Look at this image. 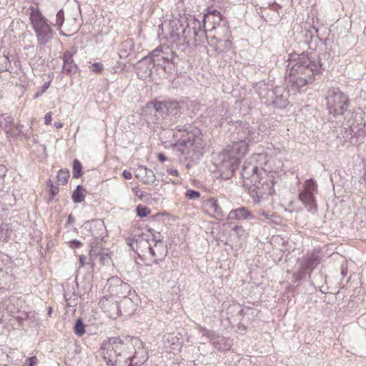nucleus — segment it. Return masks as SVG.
I'll use <instances>...</instances> for the list:
<instances>
[{
    "label": "nucleus",
    "mask_w": 366,
    "mask_h": 366,
    "mask_svg": "<svg viewBox=\"0 0 366 366\" xmlns=\"http://www.w3.org/2000/svg\"><path fill=\"white\" fill-rule=\"evenodd\" d=\"M101 352L107 366H134L138 354L145 353L144 342L138 337H112L103 341Z\"/></svg>",
    "instance_id": "1"
},
{
    "label": "nucleus",
    "mask_w": 366,
    "mask_h": 366,
    "mask_svg": "<svg viewBox=\"0 0 366 366\" xmlns=\"http://www.w3.org/2000/svg\"><path fill=\"white\" fill-rule=\"evenodd\" d=\"M330 54H321L302 52L297 59L291 61L287 65V81L296 89L312 84L324 70L323 59H327Z\"/></svg>",
    "instance_id": "2"
},
{
    "label": "nucleus",
    "mask_w": 366,
    "mask_h": 366,
    "mask_svg": "<svg viewBox=\"0 0 366 366\" xmlns=\"http://www.w3.org/2000/svg\"><path fill=\"white\" fill-rule=\"evenodd\" d=\"M240 174L243 179L250 181L249 193L255 203L259 202L264 195L274 194V176L265 167H259L252 161H246Z\"/></svg>",
    "instance_id": "3"
},
{
    "label": "nucleus",
    "mask_w": 366,
    "mask_h": 366,
    "mask_svg": "<svg viewBox=\"0 0 366 366\" xmlns=\"http://www.w3.org/2000/svg\"><path fill=\"white\" fill-rule=\"evenodd\" d=\"M176 142L174 148L179 153V157L189 162L197 161L204 154V143L201 130L191 127L190 131L184 134L173 135Z\"/></svg>",
    "instance_id": "4"
},
{
    "label": "nucleus",
    "mask_w": 366,
    "mask_h": 366,
    "mask_svg": "<svg viewBox=\"0 0 366 366\" xmlns=\"http://www.w3.org/2000/svg\"><path fill=\"white\" fill-rule=\"evenodd\" d=\"M247 153V144L245 142H234L232 144L226 147L222 152L216 164L217 169L227 178L233 176L237 169L240 159Z\"/></svg>",
    "instance_id": "5"
},
{
    "label": "nucleus",
    "mask_w": 366,
    "mask_h": 366,
    "mask_svg": "<svg viewBox=\"0 0 366 366\" xmlns=\"http://www.w3.org/2000/svg\"><path fill=\"white\" fill-rule=\"evenodd\" d=\"M262 102L266 106L284 109L289 104V93L283 86H274L272 84L259 81L254 86Z\"/></svg>",
    "instance_id": "6"
},
{
    "label": "nucleus",
    "mask_w": 366,
    "mask_h": 366,
    "mask_svg": "<svg viewBox=\"0 0 366 366\" xmlns=\"http://www.w3.org/2000/svg\"><path fill=\"white\" fill-rule=\"evenodd\" d=\"M181 109L178 101L174 99H167L162 101L154 99L147 103L142 109V114L147 116L152 112L159 113L163 118L172 116L174 119Z\"/></svg>",
    "instance_id": "7"
},
{
    "label": "nucleus",
    "mask_w": 366,
    "mask_h": 366,
    "mask_svg": "<svg viewBox=\"0 0 366 366\" xmlns=\"http://www.w3.org/2000/svg\"><path fill=\"white\" fill-rule=\"evenodd\" d=\"M326 102L329 113L333 116L344 114L350 104L348 97L338 88H332L328 91Z\"/></svg>",
    "instance_id": "8"
},
{
    "label": "nucleus",
    "mask_w": 366,
    "mask_h": 366,
    "mask_svg": "<svg viewBox=\"0 0 366 366\" xmlns=\"http://www.w3.org/2000/svg\"><path fill=\"white\" fill-rule=\"evenodd\" d=\"M169 49L162 46H159L152 50L147 58L152 62L153 66H159L166 73H172L174 69V64L172 60V53L169 54Z\"/></svg>",
    "instance_id": "9"
},
{
    "label": "nucleus",
    "mask_w": 366,
    "mask_h": 366,
    "mask_svg": "<svg viewBox=\"0 0 366 366\" xmlns=\"http://www.w3.org/2000/svg\"><path fill=\"white\" fill-rule=\"evenodd\" d=\"M317 185L315 181L310 179L306 181L303 190L299 194V199L305 205L309 212L315 214L317 212V204L315 200L314 192Z\"/></svg>",
    "instance_id": "10"
},
{
    "label": "nucleus",
    "mask_w": 366,
    "mask_h": 366,
    "mask_svg": "<svg viewBox=\"0 0 366 366\" xmlns=\"http://www.w3.org/2000/svg\"><path fill=\"white\" fill-rule=\"evenodd\" d=\"M191 29L184 26L179 21L174 22L170 31V37L173 41H179L183 46H189Z\"/></svg>",
    "instance_id": "11"
},
{
    "label": "nucleus",
    "mask_w": 366,
    "mask_h": 366,
    "mask_svg": "<svg viewBox=\"0 0 366 366\" xmlns=\"http://www.w3.org/2000/svg\"><path fill=\"white\" fill-rule=\"evenodd\" d=\"M187 20L189 21L186 26L191 29L190 39L194 38L196 45L200 44L206 36L207 30L205 27L207 24H204V21H200L194 16H190Z\"/></svg>",
    "instance_id": "12"
},
{
    "label": "nucleus",
    "mask_w": 366,
    "mask_h": 366,
    "mask_svg": "<svg viewBox=\"0 0 366 366\" xmlns=\"http://www.w3.org/2000/svg\"><path fill=\"white\" fill-rule=\"evenodd\" d=\"M89 225V230L93 237L90 242H99L101 244L106 236L107 229L102 220H92Z\"/></svg>",
    "instance_id": "13"
},
{
    "label": "nucleus",
    "mask_w": 366,
    "mask_h": 366,
    "mask_svg": "<svg viewBox=\"0 0 366 366\" xmlns=\"http://www.w3.org/2000/svg\"><path fill=\"white\" fill-rule=\"evenodd\" d=\"M204 211L212 217L221 219L224 217V213L214 198H209L203 202Z\"/></svg>",
    "instance_id": "14"
},
{
    "label": "nucleus",
    "mask_w": 366,
    "mask_h": 366,
    "mask_svg": "<svg viewBox=\"0 0 366 366\" xmlns=\"http://www.w3.org/2000/svg\"><path fill=\"white\" fill-rule=\"evenodd\" d=\"M321 259V251L317 249H313L310 254H307L302 258L301 264L303 269H313L320 264Z\"/></svg>",
    "instance_id": "15"
},
{
    "label": "nucleus",
    "mask_w": 366,
    "mask_h": 366,
    "mask_svg": "<svg viewBox=\"0 0 366 366\" xmlns=\"http://www.w3.org/2000/svg\"><path fill=\"white\" fill-rule=\"evenodd\" d=\"M149 253L154 263H158L164 259L167 254V247L162 240H156V242L150 247Z\"/></svg>",
    "instance_id": "16"
},
{
    "label": "nucleus",
    "mask_w": 366,
    "mask_h": 366,
    "mask_svg": "<svg viewBox=\"0 0 366 366\" xmlns=\"http://www.w3.org/2000/svg\"><path fill=\"white\" fill-rule=\"evenodd\" d=\"M34 29L39 44L41 45H45L47 44L53 36L54 31L48 23L44 24L42 26H39Z\"/></svg>",
    "instance_id": "17"
},
{
    "label": "nucleus",
    "mask_w": 366,
    "mask_h": 366,
    "mask_svg": "<svg viewBox=\"0 0 366 366\" xmlns=\"http://www.w3.org/2000/svg\"><path fill=\"white\" fill-rule=\"evenodd\" d=\"M229 220H250L254 219V215L245 207L232 209L227 216Z\"/></svg>",
    "instance_id": "18"
},
{
    "label": "nucleus",
    "mask_w": 366,
    "mask_h": 366,
    "mask_svg": "<svg viewBox=\"0 0 366 366\" xmlns=\"http://www.w3.org/2000/svg\"><path fill=\"white\" fill-rule=\"evenodd\" d=\"M63 66L62 72L66 75L71 76L76 74L78 70L77 65L74 63L73 59V54L69 51H64L63 54Z\"/></svg>",
    "instance_id": "19"
},
{
    "label": "nucleus",
    "mask_w": 366,
    "mask_h": 366,
    "mask_svg": "<svg viewBox=\"0 0 366 366\" xmlns=\"http://www.w3.org/2000/svg\"><path fill=\"white\" fill-rule=\"evenodd\" d=\"M222 20V16L220 11L216 9L210 10L207 9V12L203 16L204 24H211L210 31L216 29V26L220 24Z\"/></svg>",
    "instance_id": "20"
},
{
    "label": "nucleus",
    "mask_w": 366,
    "mask_h": 366,
    "mask_svg": "<svg viewBox=\"0 0 366 366\" xmlns=\"http://www.w3.org/2000/svg\"><path fill=\"white\" fill-rule=\"evenodd\" d=\"M240 137L237 142L244 141L247 144V150L249 143L259 141V134L256 131L253 127H249L248 124L244 127L242 133L239 134Z\"/></svg>",
    "instance_id": "21"
},
{
    "label": "nucleus",
    "mask_w": 366,
    "mask_h": 366,
    "mask_svg": "<svg viewBox=\"0 0 366 366\" xmlns=\"http://www.w3.org/2000/svg\"><path fill=\"white\" fill-rule=\"evenodd\" d=\"M138 71V75L142 78H145L152 74V69L154 67L152 62L147 56L143 57L138 63L134 65Z\"/></svg>",
    "instance_id": "22"
},
{
    "label": "nucleus",
    "mask_w": 366,
    "mask_h": 366,
    "mask_svg": "<svg viewBox=\"0 0 366 366\" xmlns=\"http://www.w3.org/2000/svg\"><path fill=\"white\" fill-rule=\"evenodd\" d=\"M136 177L146 184L151 185L156 181V177L154 172L152 169H149L144 166L138 167L136 172Z\"/></svg>",
    "instance_id": "23"
},
{
    "label": "nucleus",
    "mask_w": 366,
    "mask_h": 366,
    "mask_svg": "<svg viewBox=\"0 0 366 366\" xmlns=\"http://www.w3.org/2000/svg\"><path fill=\"white\" fill-rule=\"evenodd\" d=\"M29 10V19L34 29L47 23V19L42 15L39 8L31 6Z\"/></svg>",
    "instance_id": "24"
},
{
    "label": "nucleus",
    "mask_w": 366,
    "mask_h": 366,
    "mask_svg": "<svg viewBox=\"0 0 366 366\" xmlns=\"http://www.w3.org/2000/svg\"><path fill=\"white\" fill-rule=\"evenodd\" d=\"M211 343L219 351H227L232 347V340L229 337L220 336L216 333Z\"/></svg>",
    "instance_id": "25"
},
{
    "label": "nucleus",
    "mask_w": 366,
    "mask_h": 366,
    "mask_svg": "<svg viewBox=\"0 0 366 366\" xmlns=\"http://www.w3.org/2000/svg\"><path fill=\"white\" fill-rule=\"evenodd\" d=\"M134 49V41L132 39H127L123 41L118 49L119 56L121 59L129 57Z\"/></svg>",
    "instance_id": "26"
},
{
    "label": "nucleus",
    "mask_w": 366,
    "mask_h": 366,
    "mask_svg": "<svg viewBox=\"0 0 366 366\" xmlns=\"http://www.w3.org/2000/svg\"><path fill=\"white\" fill-rule=\"evenodd\" d=\"M12 127H15V129H9V130L6 131V133L9 137H16L21 135L23 136L26 141L30 139L31 136L29 131L31 129V127L25 132L22 130L24 128L23 124L18 123L16 125L13 124Z\"/></svg>",
    "instance_id": "27"
},
{
    "label": "nucleus",
    "mask_w": 366,
    "mask_h": 366,
    "mask_svg": "<svg viewBox=\"0 0 366 366\" xmlns=\"http://www.w3.org/2000/svg\"><path fill=\"white\" fill-rule=\"evenodd\" d=\"M114 288L117 292V295H118L119 297H123V303L127 304L132 302V299L125 295L126 292H129L131 290L129 285L120 282Z\"/></svg>",
    "instance_id": "28"
},
{
    "label": "nucleus",
    "mask_w": 366,
    "mask_h": 366,
    "mask_svg": "<svg viewBox=\"0 0 366 366\" xmlns=\"http://www.w3.org/2000/svg\"><path fill=\"white\" fill-rule=\"evenodd\" d=\"M135 245L137 250L143 248L149 251L152 244L149 242L147 236L144 234H142L138 235L137 240H135Z\"/></svg>",
    "instance_id": "29"
},
{
    "label": "nucleus",
    "mask_w": 366,
    "mask_h": 366,
    "mask_svg": "<svg viewBox=\"0 0 366 366\" xmlns=\"http://www.w3.org/2000/svg\"><path fill=\"white\" fill-rule=\"evenodd\" d=\"M90 247L89 256L92 260L99 257L104 250L102 244H99V242H90Z\"/></svg>",
    "instance_id": "30"
},
{
    "label": "nucleus",
    "mask_w": 366,
    "mask_h": 366,
    "mask_svg": "<svg viewBox=\"0 0 366 366\" xmlns=\"http://www.w3.org/2000/svg\"><path fill=\"white\" fill-rule=\"evenodd\" d=\"M197 330L199 334L202 335V341H209L212 342V340L214 338L216 332L212 330L207 329L201 325H198Z\"/></svg>",
    "instance_id": "31"
},
{
    "label": "nucleus",
    "mask_w": 366,
    "mask_h": 366,
    "mask_svg": "<svg viewBox=\"0 0 366 366\" xmlns=\"http://www.w3.org/2000/svg\"><path fill=\"white\" fill-rule=\"evenodd\" d=\"M84 189L83 186L78 185L72 193V200L74 203H81L84 201Z\"/></svg>",
    "instance_id": "32"
},
{
    "label": "nucleus",
    "mask_w": 366,
    "mask_h": 366,
    "mask_svg": "<svg viewBox=\"0 0 366 366\" xmlns=\"http://www.w3.org/2000/svg\"><path fill=\"white\" fill-rule=\"evenodd\" d=\"M14 124V118L11 115L6 114H0V128L5 132L9 127H12Z\"/></svg>",
    "instance_id": "33"
},
{
    "label": "nucleus",
    "mask_w": 366,
    "mask_h": 366,
    "mask_svg": "<svg viewBox=\"0 0 366 366\" xmlns=\"http://www.w3.org/2000/svg\"><path fill=\"white\" fill-rule=\"evenodd\" d=\"M231 49L232 41L229 39H220L215 51L218 53L227 52Z\"/></svg>",
    "instance_id": "34"
},
{
    "label": "nucleus",
    "mask_w": 366,
    "mask_h": 366,
    "mask_svg": "<svg viewBox=\"0 0 366 366\" xmlns=\"http://www.w3.org/2000/svg\"><path fill=\"white\" fill-rule=\"evenodd\" d=\"M73 177L74 178H79L82 176V166L81 163L77 160L74 159L73 161Z\"/></svg>",
    "instance_id": "35"
},
{
    "label": "nucleus",
    "mask_w": 366,
    "mask_h": 366,
    "mask_svg": "<svg viewBox=\"0 0 366 366\" xmlns=\"http://www.w3.org/2000/svg\"><path fill=\"white\" fill-rule=\"evenodd\" d=\"M74 332L79 337H80L84 334L85 325L81 319H78L76 321L74 327Z\"/></svg>",
    "instance_id": "36"
},
{
    "label": "nucleus",
    "mask_w": 366,
    "mask_h": 366,
    "mask_svg": "<svg viewBox=\"0 0 366 366\" xmlns=\"http://www.w3.org/2000/svg\"><path fill=\"white\" fill-rule=\"evenodd\" d=\"M69 177V172L68 169H61L59 171L56 178L59 184L64 185L67 182V179Z\"/></svg>",
    "instance_id": "37"
},
{
    "label": "nucleus",
    "mask_w": 366,
    "mask_h": 366,
    "mask_svg": "<svg viewBox=\"0 0 366 366\" xmlns=\"http://www.w3.org/2000/svg\"><path fill=\"white\" fill-rule=\"evenodd\" d=\"M10 66V61L9 58L4 55H0V73L2 71H6L9 70V67Z\"/></svg>",
    "instance_id": "38"
},
{
    "label": "nucleus",
    "mask_w": 366,
    "mask_h": 366,
    "mask_svg": "<svg viewBox=\"0 0 366 366\" xmlns=\"http://www.w3.org/2000/svg\"><path fill=\"white\" fill-rule=\"evenodd\" d=\"M64 21V13L63 9H60L56 14V21L55 23H52V24L55 26L60 28Z\"/></svg>",
    "instance_id": "39"
},
{
    "label": "nucleus",
    "mask_w": 366,
    "mask_h": 366,
    "mask_svg": "<svg viewBox=\"0 0 366 366\" xmlns=\"http://www.w3.org/2000/svg\"><path fill=\"white\" fill-rule=\"evenodd\" d=\"M99 257V261L102 265L109 264V263L111 260V257L108 252V250L104 249Z\"/></svg>",
    "instance_id": "40"
},
{
    "label": "nucleus",
    "mask_w": 366,
    "mask_h": 366,
    "mask_svg": "<svg viewBox=\"0 0 366 366\" xmlns=\"http://www.w3.org/2000/svg\"><path fill=\"white\" fill-rule=\"evenodd\" d=\"M137 214L139 217H147L149 213L150 210L147 207L142 206V205H138L137 207Z\"/></svg>",
    "instance_id": "41"
},
{
    "label": "nucleus",
    "mask_w": 366,
    "mask_h": 366,
    "mask_svg": "<svg viewBox=\"0 0 366 366\" xmlns=\"http://www.w3.org/2000/svg\"><path fill=\"white\" fill-rule=\"evenodd\" d=\"M193 127L192 126L189 125L187 127L186 125H177L174 129H172L173 131V135L178 133L179 134H184V132H187L188 131H190V128Z\"/></svg>",
    "instance_id": "42"
},
{
    "label": "nucleus",
    "mask_w": 366,
    "mask_h": 366,
    "mask_svg": "<svg viewBox=\"0 0 366 366\" xmlns=\"http://www.w3.org/2000/svg\"><path fill=\"white\" fill-rule=\"evenodd\" d=\"M204 38L207 39L208 44L216 50L220 39H218L215 36H207V34Z\"/></svg>",
    "instance_id": "43"
},
{
    "label": "nucleus",
    "mask_w": 366,
    "mask_h": 366,
    "mask_svg": "<svg viewBox=\"0 0 366 366\" xmlns=\"http://www.w3.org/2000/svg\"><path fill=\"white\" fill-rule=\"evenodd\" d=\"M104 70V66L101 62H95L90 66V71L93 73L100 74Z\"/></svg>",
    "instance_id": "44"
},
{
    "label": "nucleus",
    "mask_w": 366,
    "mask_h": 366,
    "mask_svg": "<svg viewBox=\"0 0 366 366\" xmlns=\"http://www.w3.org/2000/svg\"><path fill=\"white\" fill-rule=\"evenodd\" d=\"M185 196L189 199H196L199 197L200 193L193 189H188L186 192Z\"/></svg>",
    "instance_id": "45"
},
{
    "label": "nucleus",
    "mask_w": 366,
    "mask_h": 366,
    "mask_svg": "<svg viewBox=\"0 0 366 366\" xmlns=\"http://www.w3.org/2000/svg\"><path fill=\"white\" fill-rule=\"evenodd\" d=\"M272 215L265 212L264 211L259 212L257 216H254V219H257L259 221H264V219H270Z\"/></svg>",
    "instance_id": "46"
},
{
    "label": "nucleus",
    "mask_w": 366,
    "mask_h": 366,
    "mask_svg": "<svg viewBox=\"0 0 366 366\" xmlns=\"http://www.w3.org/2000/svg\"><path fill=\"white\" fill-rule=\"evenodd\" d=\"M7 171H8V169L6 167V166H4L3 164H0V179H1L0 184L1 185L3 184L4 182V177H6Z\"/></svg>",
    "instance_id": "47"
},
{
    "label": "nucleus",
    "mask_w": 366,
    "mask_h": 366,
    "mask_svg": "<svg viewBox=\"0 0 366 366\" xmlns=\"http://www.w3.org/2000/svg\"><path fill=\"white\" fill-rule=\"evenodd\" d=\"M232 231L233 232H234L239 238H240L244 234V232L243 227L242 226H237V225L234 226L232 229Z\"/></svg>",
    "instance_id": "48"
},
{
    "label": "nucleus",
    "mask_w": 366,
    "mask_h": 366,
    "mask_svg": "<svg viewBox=\"0 0 366 366\" xmlns=\"http://www.w3.org/2000/svg\"><path fill=\"white\" fill-rule=\"evenodd\" d=\"M38 362V360L36 356L29 357L26 360V366H35Z\"/></svg>",
    "instance_id": "49"
},
{
    "label": "nucleus",
    "mask_w": 366,
    "mask_h": 366,
    "mask_svg": "<svg viewBox=\"0 0 366 366\" xmlns=\"http://www.w3.org/2000/svg\"><path fill=\"white\" fill-rule=\"evenodd\" d=\"M49 183L50 186V193L53 197L58 194L59 188L56 186H54L51 180L49 181Z\"/></svg>",
    "instance_id": "50"
},
{
    "label": "nucleus",
    "mask_w": 366,
    "mask_h": 366,
    "mask_svg": "<svg viewBox=\"0 0 366 366\" xmlns=\"http://www.w3.org/2000/svg\"><path fill=\"white\" fill-rule=\"evenodd\" d=\"M137 237H132V238L129 237V238H127V239H126V241H127V244L129 247H131L134 250V249H135V248H134V244H135V240H137Z\"/></svg>",
    "instance_id": "51"
},
{
    "label": "nucleus",
    "mask_w": 366,
    "mask_h": 366,
    "mask_svg": "<svg viewBox=\"0 0 366 366\" xmlns=\"http://www.w3.org/2000/svg\"><path fill=\"white\" fill-rule=\"evenodd\" d=\"M71 247L73 248H79L81 245V242L79 240L74 239L70 242Z\"/></svg>",
    "instance_id": "52"
},
{
    "label": "nucleus",
    "mask_w": 366,
    "mask_h": 366,
    "mask_svg": "<svg viewBox=\"0 0 366 366\" xmlns=\"http://www.w3.org/2000/svg\"><path fill=\"white\" fill-rule=\"evenodd\" d=\"M44 122L45 124L49 125L51 122V113H46L44 117Z\"/></svg>",
    "instance_id": "53"
},
{
    "label": "nucleus",
    "mask_w": 366,
    "mask_h": 366,
    "mask_svg": "<svg viewBox=\"0 0 366 366\" xmlns=\"http://www.w3.org/2000/svg\"><path fill=\"white\" fill-rule=\"evenodd\" d=\"M122 175L126 179H131L132 177L131 172L127 170L123 171Z\"/></svg>",
    "instance_id": "54"
},
{
    "label": "nucleus",
    "mask_w": 366,
    "mask_h": 366,
    "mask_svg": "<svg viewBox=\"0 0 366 366\" xmlns=\"http://www.w3.org/2000/svg\"><path fill=\"white\" fill-rule=\"evenodd\" d=\"M167 172L168 174L172 176H177L178 175V171L177 169H167Z\"/></svg>",
    "instance_id": "55"
},
{
    "label": "nucleus",
    "mask_w": 366,
    "mask_h": 366,
    "mask_svg": "<svg viewBox=\"0 0 366 366\" xmlns=\"http://www.w3.org/2000/svg\"><path fill=\"white\" fill-rule=\"evenodd\" d=\"M145 356H142V360H138L137 361H135L134 363V366H140L144 361Z\"/></svg>",
    "instance_id": "56"
},
{
    "label": "nucleus",
    "mask_w": 366,
    "mask_h": 366,
    "mask_svg": "<svg viewBox=\"0 0 366 366\" xmlns=\"http://www.w3.org/2000/svg\"><path fill=\"white\" fill-rule=\"evenodd\" d=\"M158 159L161 162H164L166 159H167V157L166 156L162 154V153H159L158 154Z\"/></svg>",
    "instance_id": "57"
},
{
    "label": "nucleus",
    "mask_w": 366,
    "mask_h": 366,
    "mask_svg": "<svg viewBox=\"0 0 366 366\" xmlns=\"http://www.w3.org/2000/svg\"><path fill=\"white\" fill-rule=\"evenodd\" d=\"M50 85V81L45 82L41 86V92H44Z\"/></svg>",
    "instance_id": "58"
},
{
    "label": "nucleus",
    "mask_w": 366,
    "mask_h": 366,
    "mask_svg": "<svg viewBox=\"0 0 366 366\" xmlns=\"http://www.w3.org/2000/svg\"><path fill=\"white\" fill-rule=\"evenodd\" d=\"M54 127L56 128H57V129H59V128H61L63 127V124L61 122H55L54 123Z\"/></svg>",
    "instance_id": "59"
},
{
    "label": "nucleus",
    "mask_w": 366,
    "mask_h": 366,
    "mask_svg": "<svg viewBox=\"0 0 366 366\" xmlns=\"http://www.w3.org/2000/svg\"><path fill=\"white\" fill-rule=\"evenodd\" d=\"M79 261H80L81 265L83 266L85 262V257L84 256L80 257Z\"/></svg>",
    "instance_id": "60"
},
{
    "label": "nucleus",
    "mask_w": 366,
    "mask_h": 366,
    "mask_svg": "<svg viewBox=\"0 0 366 366\" xmlns=\"http://www.w3.org/2000/svg\"><path fill=\"white\" fill-rule=\"evenodd\" d=\"M152 235H153V237H152V241L154 243H155V242H156V240H160V239H159V237H158L157 236H156L155 234H152Z\"/></svg>",
    "instance_id": "61"
},
{
    "label": "nucleus",
    "mask_w": 366,
    "mask_h": 366,
    "mask_svg": "<svg viewBox=\"0 0 366 366\" xmlns=\"http://www.w3.org/2000/svg\"><path fill=\"white\" fill-rule=\"evenodd\" d=\"M239 315H240L241 316H244V315H245V312H244V310H243V309H242V310H239Z\"/></svg>",
    "instance_id": "62"
},
{
    "label": "nucleus",
    "mask_w": 366,
    "mask_h": 366,
    "mask_svg": "<svg viewBox=\"0 0 366 366\" xmlns=\"http://www.w3.org/2000/svg\"><path fill=\"white\" fill-rule=\"evenodd\" d=\"M302 275H303V274H302V272H300V273H299V274H297V277H296V278H297V279H301V278H302Z\"/></svg>",
    "instance_id": "63"
},
{
    "label": "nucleus",
    "mask_w": 366,
    "mask_h": 366,
    "mask_svg": "<svg viewBox=\"0 0 366 366\" xmlns=\"http://www.w3.org/2000/svg\"><path fill=\"white\" fill-rule=\"evenodd\" d=\"M239 327V329H241V328H242V329H244V330L245 329V327L244 326V325H242V324H241V323H239V327Z\"/></svg>",
    "instance_id": "64"
}]
</instances>
